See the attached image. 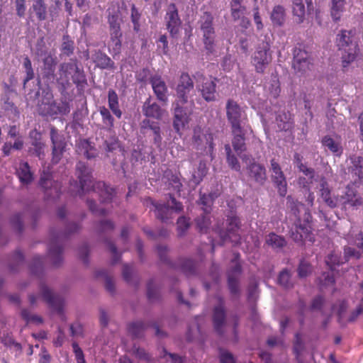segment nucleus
<instances>
[{"mask_svg": "<svg viewBox=\"0 0 363 363\" xmlns=\"http://www.w3.org/2000/svg\"><path fill=\"white\" fill-rule=\"evenodd\" d=\"M287 201L289 207L291 208V211L296 218L294 224L290 231L291 238L295 242H301L306 239L312 241L311 236V216L308 210L303 203L294 201L290 196L287 198Z\"/></svg>", "mask_w": 363, "mask_h": 363, "instance_id": "1", "label": "nucleus"}, {"mask_svg": "<svg viewBox=\"0 0 363 363\" xmlns=\"http://www.w3.org/2000/svg\"><path fill=\"white\" fill-rule=\"evenodd\" d=\"M76 174L80 183V189L78 191L79 195L84 192L89 191L91 188H93V191L99 195L102 203L111 201L114 194V189L101 182L93 184L91 169L84 162H79L77 163Z\"/></svg>", "mask_w": 363, "mask_h": 363, "instance_id": "2", "label": "nucleus"}, {"mask_svg": "<svg viewBox=\"0 0 363 363\" xmlns=\"http://www.w3.org/2000/svg\"><path fill=\"white\" fill-rule=\"evenodd\" d=\"M79 225L72 223L67 225L66 232L59 233L54 230L50 231L48 249V257L52 265L60 266L63 262V248L61 241L69 234L77 231Z\"/></svg>", "mask_w": 363, "mask_h": 363, "instance_id": "3", "label": "nucleus"}, {"mask_svg": "<svg viewBox=\"0 0 363 363\" xmlns=\"http://www.w3.org/2000/svg\"><path fill=\"white\" fill-rule=\"evenodd\" d=\"M337 45L342 51V64L343 67H347L354 61L358 53L357 43L352 31L342 30L337 34L336 38Z\"/></svg>", "mask_w": 363, "mask_h": 363, "instance_id": "4", "label": "nucleus"}, {"mask_svg": "<svg viewBox=\"0 0 363 363\" xmlns=\"http://www.w3.org/2000/svg\"><path fill=\"white\" fill-rule=\"evenodd\" d=\"M42 298L48 306L58 313H62L64 307V300L56 296L52 289L44 282H41L39 286V294H30L29 301L31 305H35L37 300Z\"/></svg>", "mask_w": 363, "mask_h": 363, "instance_id": "5", "label": "nucleus"}, {"mask_svg": "<svg viewBox=\"0 0 363 363\" xmlns=\"http://www.w3.org/2000/svg\"><path fill=\"white\" fill-rule=\"evenodd\" d=\"M213 20V17L209 12H204L199 21L204 47L208 53H213L215 50L216 33Z\"/></svg>", "mask_w": 363, "mask_h": 363, "instance_id": "6", "label": "nucleus"}, {"mask_svg": "<svg viewBox=\"0 0 363 363\" xmlns=\"http://www.w3.org/2000/svg\"><path fill=\"white\" fill-rule=\"evenodd\" d=\"M313 183L317 184L315 188L318 190V201L325 204L331 208H337L339 196L332 193L331 188L325 177L317 174L313 180Z\"/></svg>", "mask_w": 363, "mask_h": 363, "instance_id": "7", "label": "nucleus"}, {"mask_svg": "<svg viewBox=\"0 0 363 363\" xmlns=\"http://www.w3.org/2000/svg\"><path fill=\"white\" fill-rule=\"evenodd\" d=\"M226 115L233 133L241 131L243 129L247 116L245 111L239 104L231 99L228 100L226 103Z\"/></svg>", "mask_w": 363, "mask_h": 363, "instance_id": "8", "label": "nucleus"}, {"mask_svg": "<svg viewBox=\"0 0 363 363\" xmlns=\"http://www.w3.org/2000/svg\"><path fill=\"white\" fill-rule=\"evenodd\" d=\"M60 75L62 79L68 82L72 79L77 85L86 82V77L84 70L79 67L77 60L71 59L67 62L60 65Z\"/></svg>", "mask_w": 363, "mask_h": 363, "instance_id": "9", "label": "nucleus"}, {"mask_svg": "<svg viewBox=\"0 0 363 363\" xmlns=\"http://www.w3.org/2000/svg\"><path fill=\"white\" fill-rule=\"evenodd\" d=\"M192 144L201 154L212 155L213 151V135L208 130L196 127L194 129Z\"/></svg>", "mask_w": 363, "mask_h": 363, "instance_id": "10", "label": "nucleus"}, {"mask_svg": "<svg viewBox=\"0 0 363 363\" xmlns=\"http://www.w3.org/2000/svg\"><path fill=\"white\" fill-rule=\"evenodd\" d=\"M152 205L155 208L156 217L163 222H167L174 213H179L183 208L182 203L171 196L167 203L152 202Z\"/></svg>", "mask_w": 363, "mask_h": 363, "instance_id": "11", "label": "nucleus"}, {"mask_svg": "<svg viewBox=\"0 0 363 363\" xmlns=\"http://www.w3.org/2000/svg\"><path fill=\"white\" fill-rule=\"evenodd\" d=\"M346 240L349 244L355 245L359 250L357 251L352 247H345L344 248L345 261L359 258L363 255V236L361 232L357 228H351L350 233L347 235Z\"/></svg>", "mask_w": 363, "mask_h": 363, "instance_id": "12", "label": "nucleus"}, {"mask_svg": "<svg viewBox=\"0 0 363 363\" xmlns=\"http://www.w3.org/2000/svg\"><path fill=\"white\" fill-rule=\"evenodd\" d=\"M338 196V207L342 210L346 211L350 208H357L363 204L362 196L350 184L347 185L345 189Z\"/></svg>", "mask_w": 363, "mask_h": 363, "instance_id": "13", "label": "nucleus"}, {"mask_svg": "<svg viewBox=\"0 0 363 363\" xmlns=\"http://www.w3.org/2000/svg\"><path fill=\"white\" fill-rule=\"evenodd\" d=\"M172 106L174 109L173 127L177 133H180L188 125L194 107L174 103Z\"/></svg>", "mask_w": 363, "mask_h": 363, "instance_id": "14", "label": "nucleus"}, {"mask_svg": "<svg viewBox=\"0 0 363 363\" xmlns=\"http://www.w3.org/2000/svg\"><path fill=\"white\" fill-rule=\"evenodd\" d=\"M194 78L196 89L201 92L203 98L207 101H214L216 99V83L214 81L200 72H197L194 75Z\"/></svg>", "mask_w": 363, "mask_h": 363, "instance_id": "15", "label": "nucleus"}, {"mask_svg": "<svg viewBox=\"0 0 363 363\" xmlns=\"http://www.w3.org/2000/svg\"><path fill=\"white\" fill-rule=\"evenodd\" d=\"M38 111L42 116L56 115L55 101L53 100V95L49 89L42 90L38 93Z\"/></svg>", "mask_w": 363, "mask_h": 363, "instance_id": "16", "label": "nucleus"}, {"mask_svg": "<svg viewBox=\"0 0 363 363\" xmlns=\"http://www.w3.org/2000/svg\"><path fill=\"white\" fill-rule=\"evenodd\" d=\"M270 45L267 42H262L257 48L252 57V63L257 72L262 73L267 65L271 62L272 56L269 52Z\"/></svg>", "mask_w": 363, "mask_h": 363, "instance_id": "17", "label": "nucleus"}, {"mask_svg": "<svg viewBox=\"0 0 363 363\" xmlns=\"http://www.w3.org/2000/svg\"><path fill=\"white\" fill-rule=\"evenodd\" d=\"M269 172L272 182L275 184L279 194L284 196L287 192V183L281 167L274 158L270 160Z\"/></svg>", "mask_w": 363, "mask_h": 363, "instance_id": "18", "label": "nucleus"}, {"mask_svg": "<svg viewBox=\"0 0 363 363\" xmlns=\"http://www.w3.org/2000/svg\"><path fill=\"white\" fill-rule=\"evenodd\" d=\"M40 186L44 190L45 196L47 199H56L59 196L60 191V185L52 180V174L48 169L43 170Z\"/></svg>", "mask_w": 363, "mask_h": 363, "instance_id": "19", "label": "nucleus"}, {"mask_svg": "<svg viewBox=\"0 0 363 363\" xmlns=\"http://www.w3.org/2000/svg\"><path fill=\"white\" fill-rule=\"evenodd\" d=\"M108 13L111 38H121L122 36L120 27L121 17L118 4H112L108 9Z\"/></svg>", "mask_w": 363, "mask_h": 363, "instance_id": "20", "label": "nucleus"}, {"mask_svg": "<svg viewBox=\"0 0 363 363\" xmlns=\"http://www.w3.org/2000/svg\"><path fill=\"white\" fill-rule=\"evenodd\" d=\"M239 229V219L236 216L229 217L226 232L222 231L219 228H215L223 242L229 239L232 242L238 243L240 239L238 234Z\"/></svg>", "mask_w": 363, "mask_h": 363, "instance_id": "21", "label": "nucleus"}, {"mask_svg": "<svg viewBox=\"0 0 363 363\" xmlns=\"http://www.w3.org/2000/svg\"><path fill=\"white\" fill-rule=\"evenodd\" d=\"M50 139L52 143V161L57 164L61 160L63 152L65 151L66 143L64 136L60 135L54 128L50 130Z\"/></svg>", "mask_w": 363, "mask_h": 363, "instance_id": "22", "label": "nucleus"}, {"mask_svg": "<svg viewBox=\"0 0 363 363\" xmlns=\"http://www.w3.org/2000/svg\"><path fill=\"white\" fill-rule=\"evenodd\" d=\"M293 67L296 72L303 73L310 69L311 59L309 54L301 47L294 50Z\"/></svg>", "mask_w": 363, "mask_h": 363, "instance_id": "23", "label": "nucleus"}, {"mask_svg": "<svg viewBox=\"0 0 363 363\" xmlns=\"http://www.w3.org/2000/svg\"><path fill=\"white\" fill-rule=\"evenodd\" d=\"M165 22L170 34L175 36L179 33L182 23L175 4L169 5L165 16Z\"/></svg>", "mask_w": 363, "mask_h": 363, "instance_id": "24", "label": "nucleus"}, {"mask_svg": "<svg viewBox=\"0 0 363 363\" xmlns=\"http://www.w3.org/2000/svg\"><path fill=\"white\" fill-rule=\"evenodd\" d=\"M345 261L343 257H340L335 253L329 255L325 260L326 264L330 267L331 272H324L319 278L320 283L323 286L332 285L335 280L333 274V271L335 270V265H339L344 263Z\"/></svg>", "mask_w": 363, "mask_h": 363, "instance_id": "25", "label": "nucleus"}, {"mask_svg": "<svg viewBox=\"0 0 363 363\" xmlns=\"http://www.w3.org/2000/svg\"><path fill=\"white\" fill-rule=\"evenodd\" d=\"M249 164H247V174L250 179L255 182L263 184L267 179V174L265 167L250 158Z\"/></svg>", "mask_w": 363, "mask_h": 363, "instance_id": "26", "label": "nucleus"}, {"mask_svg": "<svg viewBox=\"0 0 363 363\" xmlns=\"http://www.w3.org/2000/svg\"><path fill=\"white\" fill-rule=\"evenodd\" d=\"M150 84L157 99L164 102L167 101V87L161 77L157 75L152 77L150 79Z\"/></svg>", "mask_w": 363, "mask_h": 363, "instance_id": "27", "label": "nucleus"}, {"mask_svg": "<svg viewBox=\"0 0 363 363\" xmlns=\"http://www.w3.org/2000/svg\"><path fill=\"white\" fill-rule=\"evenodd\" d=\"M234 135L232 144L234 150L237 152V154L240 156V157L246 163H247V160L249 159V156L243 152L246 150L245 143L244 134L242 133V129L241 131H237L236 133H233Z\"/></svg>", "mask_w": 363, "mask_h": 363, "instance_id": "28", "label": "nucleus"}, {"mask_svg": "<svg viewBox=\"0 0 363 363\" xmlns=\"http://www.w3.org/2000/svg\"><path fill=\"white\" fill-rule=\"evenodd\" d=\"M240 264L236 262H233L232 270L228 273V287L230 293L237 295L239 293V286L238 276L240 273Z\"/></svg>", "mask_w": 363, "mask_h": 363, "instance_id": "29", "label": "nucleus"}, {"mask_svg": "<svg viewBox=\"0 0 363 363\" xmlns=\"http://www.w3.org/2000/svg\"><path fill=\"white\" fill-rule=\"evenodd\" d=\"M143 111L147 117L160 119L163 113L162 109L155 102H152L150 98H148L143 106Z\"/></svg>", "mask_w": 363, "mask_h": 363, "instance_id": "30", "label": "nucleus"}, {"mask_svg": "<svg viewBox=\"0 0 363 363\" xmlns=\"http://www.w3.org/2000/svg\"><path fill=\"white\" fill-rule=\"evenodd\" d=\"M213 318L216 330L219 333H221L223 332L221 328L225 324V315L222 303H220L219 305L214 308Z\"/></svg>", "mask_w": 363, "mask_h": 363, "instance_id": "31", "label": "nucleus"}, {"mask_svg": "<svg viewBox=\"0 0 363 363\" xmlns=\"http://www.w3.org/2000/svg\"><path fill=\"white\" fill-rule=\"evenodd\" d=\"M344 174V179L350 180L351 184L355 186H359L363 184V167L351 169V171L347 172L345 169Z\"/></svg>", "mask_w": 363, "mask_h": 363, "instance_id": "32", "label": "nucleus"}, {"mask_svg": "<svg viewBox=\"0 0 363 363\" xmlns=\"http://www.w3.org/2000/svg\"><path fill=\"white\" fill-rule=\"evenodd\" d=\"M265 91L273 98H277L280 92L279 79L277 75H272L270 79L264 84Z\"/></svg>", "mask_w": 363, "mask_h": 363, "instance_id": "33", "label": "nucleus"}, {"mask_svg": "<svg viewBox=\"0 0 363 363\" xmlns=\"http://www.w3.org/2000/svg\"><path fill=\"white\" fill-rule=\"evenodd\" d=\"M286 18L285 9L283 6L278 5L275 6L270 14V19L274 26H281Z\"/></svg>", "mask_w": 363, "mask_h": 363, "instance_id": "34", "label": "nucleus"}, {"mask_svg": "<svg viewBox=\"0 0 363 363\" xmlns=\"http://www.w3.org/2000/svg\"><path fill=\"white\" fill-rule=\"evenodd\" d=\"M17 174L23 184H28L33 179V174L27 162L20 164L17 169Z\"/></svg>", "mask_w": 363, "mask_h": 363, "instance_id": "35", "label": "nucleus"}, {"mask_svg": "<svg viewBox=\"0 0 363 363\" xmlns=\"http://www.w3.org/2000/svg\"><path fill=\"white\" fill-rule=\"evenodd\" d=\"M194 92L193 89L183 90L182 94L177 93V99L174 104L186 105L188 106V107H194V101L192 99Z\"/></svg>", "mask_w": 363, "mask_h": 363, "instance_id": "36", "label": "nucleus"}, {"mask_svg": "<svg viewBox=\"0 0 363 363\" xmlns=\"http://www.w3.org/2000/svg\"><path fill=\"white\" fill-rule=\"evenodd\" d=\"M99 113L101 116L104 128L109 134H111L112 128L114 125V118L111 114L109 110L105 106L99 107Z\"/></svg>", "mask_w": 363, "mask_h": 363, "instance_id": "37", "label": "nucleus"}, {"mask_svg": "<svg viewBox=\"0 0 363 363\" xmlns=\"http://www.w3.org/2000/svg\"><path fill=\"white\" fill-rule=\"evenodd\" d=\"M294 163L298 168L299 171L303 172L306 177H308L310 183L313 184V180L317 176L315 174L314 169L309 168L303 164L300 155L297 153L294 155Z\"/></svg>", "mask_w": 363, "mask_h": 363, "instance_id": "38", "label": "nucleus"}, {"mask_svg": "<svg viewBox=\"0 0 363 363\" xmlns=\"http://www.w3.org/2000/svg\"><path fill=\"white\" fill-rule=\"evenodd\" d=\"M323 145L330 150L333 154L340 156L342 153V148L338 141L329 136H325L322 140Z\"/></svg>", "mask_w": 363, "mask_h": 363, "instance_id": "39", "label": "nucleus"}, {"mask_svg": "<svg viewBox=\"0 0 363 363\" xmlns=\"http://www.w3.org/2000/svg\"><path fill=\"white\" fill-rule=\"evenodd\" d=\"M108 101L109 108L117 118H120L121 117L122 112L118 107V99L116 91L111 89L108 91Z\"/></svg>", "mask_w": 363, "mask_h": 363, "instance_id": "40", "label": "nucleus"}, {"mask_svg": "<svg viewBox=\"0 0 363 363\" xmlns=\"http://www.w3.org/2000/svg\"><path fill=\"white\" fill-rule=\"evenodd\" d=\"M31 9L35 12L40 21H43L47 16L46 6L43 0H33Z\"/></svg>", "mask_w": 363, "mask_h": 363, "instance_id": "41", "label": "nucleus"}, {"mask_svg": "<svg viewBox=\"0 0 363 363\" xmlns=\"http://www.w3.org/2000/svg\"><path fill=\"white\" fill-rule=\"evenodd\" d=\"M194 83L188 74L182 73L180 76L179 82L176 89L177 93L182 94L183 90L193 89Z\"/></svg>", "mask_w": 363, "mask_h": 363, "instance_id": "42", "label": "nucleus"}, {"mask_svg": "<svg viewBox=\"0 0 363 363\" xmlns=\"http://www.w3.org/2000/svg\"><path fill=\"white\" fill-rule=\"evenodd\" d=\"M331 16L335 21H338L340 18L341 14L345 10V0H331Z\"/></svg>", "mask_w": 363, "mask_h": 363, "instance_id": "43", "label": "nucleus"}, {"mask_svg": "<svg viewBox=\"0 0 363 363\" xmlns=\"http://www.w3.org/2000/svg\"><path fill=\"white\" fill-rule=\"evenodd\" d=\"M266 243L273 249H279L286 245L284 238L275 234L270 233L266 237Z\"/></svg>", "mask_w": 363, "mask_h": 363, "instance_id": "44", "label": "nucleus"}, {"mask_svg": "<svg viewBox=\"0 0 363 363\" xmlns=\"http://www.w3.org/2000/svg\"><path fill=\"white\" fill-rule=\"evenodd\" d=\"M293 4V13L298 18V22H303L305 16V6L302 0H291Z\"/></svg>", "mask_w": 363, "mask_h": 363, "instance_id": "45", "label": "nucleus"}, {"mask_svg": "<svg viewBox=\"0 0 363 363\" xmlns=\"http://www.w3.org/2000/svg\"><path fill=\"white\" fill-rule=\"evenodd\" d=\"M225 150L227 154V162L228 163V165L234 170L235 171H240V164L236 158L233 155L231 154V148L230 145L227 144L225 145Z\"/></svg>", "mask_w": 363, "mask_h": 363, "instance_id": "46", "label": "nucleus"}, {"mask_svg": "<svg viewBox=\"0 0 363 363\" xmlns=\"http://www.w3.org/2000/svg\"><path fill=\"white\" fill-rule=\"evenodd\" d=\"M347 172L363 167V158L360 156L353 155L346 161Z\"/></svg>", "mask_w": 363, "mask_h": 363, "instance_id": "47", "label": "nucleus"}, {"mask_svg": "<svg viewBox=\"0 0 363 363\" xmlns=\"http://www.w3.org/2000/svg\"><path fill=\"white\" fill-rule=\"evenodd\" d=\"M278 282L284 288H290L293 286L291 273L288 269H285L280 272L278 278Z\"/></svg>", "mask_w": 363, "mask_h": 363, "instance_id": "48", "label": "nucleus"}, {"mask_svg": "<svg viewBox=\"0 0 363 363\" xmlns=\"http://www.w3.org/2000/svg\"><path fill=\"white\" fill-rule=\"evenodd\" d=\"M98 276L104 279L106 289L113 294L115 291V284L113 278L105 270L99 272Z\"/></svg>", "mask_w": 363, "mask_h": 363, "instance_id": "49", "label": "nucleus"}, {"mask_svg": "<svg viewBox=\"0 0 363 363\" xmlns=\"http://www.w3.org/2000/svg\"><path fill=\"white\" fill-rule=\"evenodd\" d=\"M61 50L62 53L67 56L72 54L74 51V42L68 35L63 36Z\"/></svg>", "mask_w": 363, "mask_h": 363, "instance_id": "50", "label": "nucleus"}, {"mask_svg": "<svg viewBox=\"0 0 363 363\" xmlns=\"http://www.w3.org/2000/svg\"><path fill=\"white\" fill-rule=\"evenodd\" d=\"M145 325L143 322L133 323L130 325L128 330L129 333L135 337H141Z\"/></svg>", "mask_w": 363, "mask_h": 363, "instance_id": "51", "label": "nucleus"}, {"mask_svg": "<svg viewBox=\"0 0 363 363\" xmlns=\"http://www.w3.org/2000/svg\"><path fill=\"white\" fill-rule=\"evenodd\" d=\"M21 315L23 319H25L28 323H33L36 325H39L43 323V318L35 314H31V313L28 310H23L21 312Z\"/></svg>", "mask_w": 363, "mask_h": 363, "instance_id": "52", "label": "nucleus"}, {"mask_svg": "<svg viewBox=\"0 0 363 363\" xmlns=\"http://www.w3.org/2000/svg\"><path fill=\"white\" fill-rule=\"evenodd\" d=\"M196 226L201 233H207L208 226L211 223L210 218L208 215L199 217L196 220Z\"/></svg>", "mask_w": 363, "mask_h": 363, "instance_id": "53", "label": "nucleus"}, {"mask_svg": "<svg viewBox=\"0 0 363 363\" xmlns=\"http://www.w3.org/2000/svg\"><path fill=\"white\" fill-rule=\"evenodd\" d=\"M23 67L25 69V72L26 74V77L24 79V85L29 80L32 79L34 77V72L32 68V65L30 59L28 57H26L23 60Z\"/></svg>", "mask_w": 363, "mask_h": 363, "instance_id": "54", "label": "nucleus"}, {"mask_svg": "<svg viewBox=\"0 0 363 363\" xmlns=\"http://www.w3.org/2000/svg\"><path fill=\"white\" fill-rule=\"evenodd\" d=\"M147 298L150 301H154L157 300L160 296V293L157 285L152 281H150L147 284Z\"/></svg>", "mask_w": 363, "mask_h": 363, "instance_id": "55", "label": "nucleus"}, {"mask_svg": "<svg viewBox=\"0 0 363 363\" xmlns=\"http://www.w3.org/2000/svg\"><path fill=\"white\" fill-rule=\"evenodd\" d=\"M56 62L51 55H48L44 59L45 69L47 70L46 74L48 76H53L55 72V66Z\"/></svg>", "mask_w": 363, "mask_h": 363, "instance_id": "56", "label": "nucleus"}, {"mask_svg": "<svg viewBox=\"0 0 363 363\" xmlns=\"http://www.w3.org/2000/svg\"><path fill=\"white\" fill-rule=\"evenodd\" d=\"M110 135V139L109 140H104V149L108 152H111L115 150H116L119 145L118 139L115 137V135H113V133L111 132V134Z\"/></svg>", "mask_w": 363, "mask_h": 363, "instance_id": "57", "label": "nucleus"}, {"mask_svg": "<svg viewBox=\"0 0 363 363\" xmlns=\"http://www.w3.org/2000/svg\"><path fill=\"white\" fill-rule=\"evenodd\" d=\"M298 274L300 278L306 277L312 272L311 266L306 261H301L298 267Z\"/></svg>", "mask_w": 363, "mask_h": 363, "instance_id": "58", "label": "nucleus"}, {"mask_svg": "<svg viewBox=\"0 0 363 363\" xmlns=\"http://www.w3.org/2000/svg\"><path fill=\"white\" fill-rule=\"evenodd\" d=\"M109 51L113 55H118L121 52V38H111L108 43Z\"/></svg>", "mask_w": 363, "mask_h": 363, "instance_id": "59", "label": "nucleus"}, {"mask_svg": "<svg viewBox=\"0 0 363 363\" xmlns=\"http://www.w3.org/2000/svg\"><path fill=\"white\" fill-rule=\"evenodd\" d=\"M72 346L73 348V352L74 353L77 362V363H86L83 351L79 347V345L77 342H74L72 344Z\"/></svg>", "mask_w": 363, "mask_h": 363, "instance_id": "60", "label": "nucleus"}, {"mask_svg": "<svg viewBox=\"0 0 363 363\" xmlns=\"http://www.w3.org/2000/svg\"><path fill=\"white\" fill-rule=\"evenodd\" d=\"M97 63L98 65L102 69L112 67L113 65V62L111 61V60L106 55H101L98 57Z\"/></svg>", "mask_w": 363, "mask_h": 363, "instance_id": "61", "label": "nucleus"}, {"mask_svg": "<svg viewBox=\"0 0 363 363\" xmlns=\"http://www.w3.org/2000/svg\"><path fill=\"white\" fill-rule=\"evenodd\" d=\"M213 196L211 194L206 195L203 194L200 197V203L203 205L205 208L203 209L205 213L209 212V208L213 202Z\"/></svg>", "mask_w": 363, "mask_h": 363, "instance_id": "62", "label": "nucleus"}, {"mask_svg": "<svg viewBox=\"0 0 363 363\" xmlns=\"http://www.w3.org/2000/svg\"><path fill=\"white\" fill-rule=\"evenodd\" d=\"M33 148L32 150L33 153L38 156L40 159H43L44 156V144L38 140H35L33 143Z\"/></svg>", "mask_w": 363, "mask_h": 363, "instance_id": "63", "label": "nucleus"}, {"mask_svg": "<svg viewBox=\"0 0 363 363\" xmlns=\"http://www.w3.org/2000/svg\"><path fill=\"white\" fill-rule=\"evenodd\" d=\"M43 264V259L40 256H35L33 257V263L31 265V271L33 274H37L41 271Z\"/></svg>", "mask_w": 363, "mask_h": 363, "instance_id": "64", "label": "nucleus"}]
</instances>
